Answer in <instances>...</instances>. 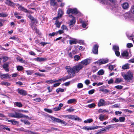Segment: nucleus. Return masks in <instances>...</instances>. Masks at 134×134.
<instances>
[{
    "mask_svg": "<svg viewBox=\"0 0 134 134\" xmlns=\"http://www.w3.org/2000/svg\"><path fill=\"white\" fill-rule=\"evenodd\" d=\"M83 67V66L82 64L80 63L78 65L74 66L72 68L69 66H66L65 68L67 72L70 75L72 74L74 75L75 73L79 72V70Z\"/></svg>",
    "mask_w": 134,
    "mask_h": 134,
    "instance_id": "1",
    "label": "nucleus"
},
{
    "mask_svg": "<svg viewBox=\"0 0 134 134\" xmlns=\"http://www.w3.org/2000/svg\"><path fill=\"white\" fill-rule=\"evenodd\" d=\"M21 113H18L15 111L14 113H9L8 114L9 116L17 118H20V117H22L21 116Z\"/></svg>",
    "mask_w": 134,
    "mask_h": 134,
    "instance_id": "2",
    "label": "nucleus"
},
{
    "mask_svg": "<svg viewBox=\"0 0 134 134\" xmlns=\"http://www.w3.org/2000/svg\"><path fill=\"white\" fill-rule=\"evenodd\" d=\"M63 117L65 118H67L69 119H72L74 120H77L78 121H81V119L80 118H79L76 116H75L74 115H64L63 116Z\"/></svg>",
    "mask_w": 134,
    "mask_h": 134,
    "instance_id": "3",
    "label": "nucleus"
},
{
    "mask_svg": "<svg viewBox=\"0 0 134 134\" xmlns=\"http://www.w3.org/2000/svg\"><path fill=\"white\" fill-rule=\"evenodd\" d=\"M51 119L53 121L57 122L59 123H60L61 124L65 125H66V123L65 121L60 119L53 117H51Z\"/></svg>",
    "mask_w": 134,
    "mask_h": 134,
    "instance_id": "4",
    "label": "nucleus"
},
{
    "mask_svg": "<svg viewBox=\"0 0 134 134\" xmlns=\"http://www.w3.org/2000/svg\"><path fill=\"white\" fill-rule=\"evenodd\" d=\"M69 16L70 18H72V19L71 20L70 22V24L69 25V26L70 27H72L75 25L76 22L75 19V18L72 15H69Z\"/></svg>",
    "mask_w": 134,
    "mask_h": 134,
    "instance_id": "5",
    "label": "nucleus"
},
{
    "mask_svg": "<svg viewBox=\"0 0 134 134\" xmlns=\"http://www.w3.org/2000/svg\"><path fill=\"white\" fill-rule=\"evenodd\" d=\"M108 60L107 59H101L99 60L98 61L95 62V63L99 64V65L102 64L107 63Z\"/></svg>",
    "mask_w": 134,
    "mask_h": 134,
    "instance_id": "6",
    "label": "nucleus"
},
{
    "mask_svg": "<svg viewBox=\"0 0 134 134\" xmlns=\"http://www.w3.org/2000/svg\"><path fill=\"white\" fill-rule=\"evenodd\" d=\"M78 12L79 11L76 8L69 9L67 11V13L68 14L71 13L76 14H77Z\"/></svg>",
    "mask_w": 134,
    "mask_h": 134,
    "instance_id": "7",
    "label": "nucleus"
},
{
    "mask_svg": "<svg viewBox=\"0 0 134 134\" xmlns=\"http://www.w3.org/2000/svg\"><path fill=\"white\" fill-rule=\"evenodd\" d=\"M91 59L87 58L82 61L80 64H82L83 66V65H86L90 64L91 62Z\"/></svg>",
    "mask_w": 134,
    "mask_h": 134,
    "instance_id": "8",
    "label": "nucleus"
},
{
    "mask_svg": "<svg viewBox=\"0 0 134 134\" xmlns=\"http://www.w3.org/2000/svg\"><path fill=\"white\" fill-rule=\"evenodd\" d=\"M121 56L124 58H128L129 57V53L127 51L125 50L123 51L121 53Z\"/></svg>",
    "mask_w": 134,
    "mask_h": 134,
    "instance_id": "9",
    "label": "nucleus"
},
{
    "mask_svg": "<svg viewBox=\"0 0 134 134\" xmlns=\"http://www.w3.org/2000/svg\"><path fill=\"white\" fill-rule=\"evenodd\" d=\"M108 116L103 114H100L99 116V119L100 121H103L104 120L108 119Z\"/></svg>",
    "mask_w": 134,
    "mask_h": 134,
    "instance_id": "10",
    "label": "nucleus"
},
{
    "mask_svg": "<svg viewBox=\"0 0 134 134\" xmlns=\"http://www.w3.org/2000/svg\"><path fill=\"white\" fill-rule=\"evenodd\" d=\"M18 91L19 93L23 96H26L27 94L26 91L22 89H18Z\"/></svg>",
    "mask_w": 134,
    "mask_h": 134,
    "instance_id": "11",
    "label": "nucleus"
},
{
    "mask_svg": "<svg viewBox=\"0 0 134 134\" xmlns=\"http://www.w3.org/2000/svg\"><path fill=\"white\" fill-rule=\"evenodd\" d=\"M125 18L126 19L130 20L132 17V15L129 12H128L124 14Z\"/></svg>",
    "mask_w": 134,
    "mask_h": 134,
    "instance_id": "12",
    "label": "nucleus"
},
{
    "mask_svg": "<svg viewBox=\"0 0 134 134\" xmlns=\"http://www.w3.org/2000/svg\"><path fill=\"white\" fill-rule=\"evenodd\" d=\"M98 45L96 44L94 45L92 51L94 54H98Z\"/></svg>",
    "mask_w": 134,
    "mask_h": 134,
    "instance_id": "13",
    "label": "nucleus"
},
{
    "mask_svg": "<svg viewBox=\"0 0 134 134\" xmlns=\"http://www.w3.org/2000/svg\"><path fill=\"white\" fill-rule=\"evenodd\" d=\"M122 8L125 10L127 9L129 7V5L127 2H125L121 4Z\"/></svg>",
    "mask_w": 134,
    "mask_h": 134,
    "instance_id": "14",
    "label": "nucleus"
},
{
    "mask_svg": "<svg viewBox=\"0 0 134 134\" xmlns=\"http://www.w3.org/2000/svg\"><path fill=\"white\" fill-rule=\"evenodd\" d=\"M104 100L102 99H100L98 103V107L103 106L105 105Z\"/></svg>",
    "mask_w": 134,
    "mask_h": 134,
    "instance_id": "15",
    "label": "nucleus"
},
{
    "mask_svg": "<svg viewBox=\"0 0 134 134\" xmlns=\"http://www.w3.org/2000/svg\"><path fill=\"white\" fill-rule=\"evenodd\" d=\"M55 0H51L50 2V5L52 6L56 7V9L57 8L58 4L56 2H55Z\"/></svg>",
    "mask_w": 134,
    "mask_h": 134,
    "instance_id": "16",
    "label": "nucleus"
},
{
    "mask_svg": "<svg viewBox=\"0 0 134 134\" xmlns=\"http://www.w3.org/2000/svg\"><path fill=\"white\" fill-rule=\"evenodd\" d=\"M63 105L62 103H60L59 104L58 106L56 107L53 108V110L55 111H57L59 110L63 106Z\"/></svg>",
    "mask_w": 134,
    "mask_h": 134,
    "instance_id": "17",
    "label": "nucleus"
},
{
    "mask_svg": "<svg viewBox=\"0 0 134 134\" xmlns=\"http://www.w3.org/2000/svg\"><path fill=\"white\" fill-rule=\"evenodd\" d=\"M5 3L6 4L11 6H14L15 5L13 2L10 0H7Z\"/></svg>",
    "mask_w": 134,
    "mask_h": 134,
    "instance_id": "18",
    "label": "nucleus"
},
{
    "mask_svg": "<svg viewBox=\"0 0 134 134\" xmlns=\"http://www.w3.org/2000/svg\"><path fill=\"white\" fill-rule=\"evenodd\" d=\"M18 8L20 10L22 11L27 13H29L30 12L27 9L24 8V7H22L21 6H20L18 7Z\"/></svg>",
    "mask_w": 134,
    "mask_h": 134,
    "instance_id": "19",
    "label": "nucleus"
},
{
    "mask_svg": "<svg viewBox=\"0 0 134 134\" xmlns=\"http://www.w3.org/2000/svg\"><path fill=\"white\" fill-rule=\"evenodd\" d=\"M133 78V76H124V79L127 82H129Z\"/></svg>",
    "mask_w": 134,
    "mask_h": 134,
    "instance_id": "20",
    "label": "nucleus"
},
{
    "mask_svg": "<svg viewBox=\"0 0 134 134\" xmlns=\"http://www.w3.org/2000/svg\"><path fill=\"white\" fill-rule=\"evenodd\" d=\"M84 129L87 130H94L97 129L96 127H88V126H85L83 128Z\"/></svg>",
    "mask_w": 134,
    "mask_h": 134,
    "instance_id": "21",
    "label": "nucleus"
},
{
    "mask_svg": "<svg viewBox=\"0 0 134 134\" xmlns=\"http://www.w3.org/2000/svg\"><path fill=\"white\" fill-rule=\"evenodd\" d=\"M76 99H71L68 100L67 102L68 104H70L73 103H76Z\"/></svg>",
    "mask_w": 134,
    "mask_h": 134,
    "instance_id": "22",
    "label": "nucleus"
},
{
    "mask_svg": "<svg viewBox=\"0 0 134 134\" xmlns=\"http://www.w3.org/2000/svg\"><path fill=\"white\" fill-rule=\"evenodd\" d=\"M9 66V64L8 63H5L3 65V68L4 69L5 71H9V69L8 68V67Z\"/></svg>",
    "mask_w": 134,
    "mask_h": 134,
    "instance_id": "23",
    "label": "nucleus"
},
{
    "mask_svg": "<svg viewBox=\"0 0 134 134\" xmlns=\"http://www.w3.org/2000/svg\"><path fill=\"white\" fill-rule=\"evenodd\" d=\"M47 60L46 58L38 57L35 59V60L38 62H42L46 61Z\"/></svg>",
    "mask_w": 134,
    "mask_h": 134,
    "instance_id": "24",
    "label": "nucleus"
},
{
    "mask_svg": "<svg viewBox=\"0 0 134 134\" xmlns=\"http://www.w3.org/2000/svg\"><path fill=\"white\" fill-rule=\"evenodd\" d=\"M61 23L62 22H59L58 20H56L54 24L56 25V27L59 28L60 27V25Z\"/></svg>",
    "mask_w": 134,
    "mask_h": 134,
    "instance_id": "25",
    "label": "nucleus"
},
{
    "mask_svg": "<svg viewBox=\"0 0 134 134\" xmlns=\"http://www.w3.org/2000/svg\"><path fill=\"white\" fill-rule=\"evenodd\" d=\"M70 77V76H67L66 77H63L62 78L59 79L58 80H56V81H57V82L59 81H60L62 80H63V81H65L68 79L70 78L71 77Z\"/></svg>",
    "mask_w": 134,
    "mask_h": 134,
    "instance_id": "26",
    "label": "nucleus"
},
{
    "mask_svg": "<svg viewBox=\"0 0 134 134\" xmlns=\"http://www.w3.org/2000/svg\"><path fill=\"white\" fill-rule=\"evenodd\" d=\"M110 2L112 4L114 5V7H116L118 6V4L116 0H111Z\"/></svg>",
    "mask_w": 134,
    "mask_h": 134,
    "instance_id": "27",
    "label": "nucleus"
},
{
    "mask_svg": "<svg viewBox=\"0 0 134 134\" xmlns=\"http://www.w3.org/2000/svg\"><path fill=\"white\" fill-rule=\"evenodd\" d=\"M129 64H126L122 66V69L124 70L127 69L129 68Z\"/></svg>",
    "mask_w": 134,
    "mask_h": 134,
    "instance_id": "28",
    "label": "nucleus"
},
{
    "mask_svg": "<svg viewBox=\"0 0 134 134\" xmlns=\"http://www.w3.org/2000/svg\"><path fill=\"white\" fill-rule=\"evenodd\" d=\"M108 112V110L104 109H99L98 110L97 112L98 113H105Z\"/></svg>",
    "mask_w": 134,
    "mask_h": 134,
    "instance_id": "29",
    "label": "nucleus"
},
{
    "mask_svg": "<svg viewBox=\"0 0 134 134\" xmlns=\"http://www.w3.org/2000/svg\"><path fill=\"white\" fill-rule=\"evenodd\" d=\"M8 16V15L6 13L2 12L0 13V17L4 18L7 17Z\"/></svg>",
    "mask_w": 134,
    "mask_h": 134,
    "instance_id": "30",
    "label": "nucleus"
},
{
    "mask_svg": "<svg viewBox=\"0 0 134 134\" xmlns=\"http://www.w3.org/2000/svg\"><path fill=\"white\" fill-rule=\"evenodd\" d=\"M63 12L61 10H59L58 11V16L59 18L62 17V15L63 14Z\"/></svg>",
    "mask_w": 134,
    "mask_h": 134,
    "instance_id": "31",
    "label": "nucleus"
},
{
    "mask_svg": "<svg viewBox=\"0 0 134 134\" xmlns=\"http://www.w3.org/2000/svg\"><path fill=\"white\" fill-rule=\"evenodd\" d=\"M122 81V79L121 78H116L115 81V83H119Z\"/></svg>",
    "mask_w": 134,
    "mask_h": 134,
    "instance_id": "32",
    "label": "nucleus"
},
{
    "mask_svg": "<svg viewBox=\"0 0 134 134\" xmlns=\"http://www.w3.org/2000/svg\"><path fill=\"white\" fill-rule=\"evenodd\" d=\"M20 121L21 122H23L25 124H27L28 125H29L30 124V123L29 122L28 120H22L21 119Z\"/></svg>",
    "mask_w": 134,
    "mask_h": 134,
    "instance_id": "33",
    "label": "nucleus"
},
{
    "mask_svg": "<svg viewBox=\"0 0 134 134\" xmlns=\"http://www.w3.org/2000/svg\"><path fill=\"white\" fill-rule=\"evenodd\" d=\"M14 104L16 106L19 107H21L23 106L22 104L20 102H16Z\"/></svg>",
    "mask_w": 134,
    "mask_h": 134,
    "instance_id": "34",
    "label": "nucleus"
},
{
    "mask_svg": "<svg viewBox=\"0 0 134 134\" xmlns=\"http://www.w3.org/2000/svg\"><path fill=\"white\" fill-rule=\"evenodd\" d=\"M74 60L75 61H77L80 59V57L79 55H76L74 57Z\"/></svg>",
    "mask_w": 134,
    "mask_h": 134,
    "instance_id": "35",
    "label": "nucleus"
},
{
    "mask_svg": "<svg viewBox=\"0 0 134 134\" xmlns=\"http://www.w3.org/2000/svg\"><path fill=\"white\" fill-rule=\"evenodd\" d=\"M69 43L70 44H76L77 43V41L75 40H71L69 41Z\"/></svg>",
    "mask_w": 134,
    "mask_h": 134,
    "instance_id": "36",
    "label": "nucleus"
},
{
    "mask_svg": "<svg viewBox=\"0 0 134 134\" xmlns=\"http://www.w3.org/2000/svg\"><path fill=\"white\" fill-rule=\"evenodd\" d=\"M1 84L2 85H4L6 86H8L10 85V83L4 81L2 82H1Z\"/></svg>",
    "mask_w": 134,
    "mask_h": 134,
    "instance_id": "37",
    "label": "nucleus"
},
{
    "mask_svg": "<svg viewBox=\"0 0 134 134\" xmlns=\"http://www.w3.org/2000/svg\"><path fill=\"white\" fill-rule=\"evenodd\" d=\"M113 48L114 51H119V47L118 46L116 45L113 46Z\"/></svg>",
    "mask_w": 134,
    "mask_h": 134,
    "instance_id": "38",
    "label": "nucleus"
},
{
    "mask_svg": "<svg viewBox=\"0 0 134 134\" xmlns=\"http://www.w3.org/2000/svg\"><path fill=\"white\" fill-rule=\"evenodd\" d=\"M104 70L102 69H101L98 72V74L99 75H102L104 74Z\"/></svg>",
    "mask_w": 134,
    "mask_h": 134,
    "instance_id": "39",
    "label": "nucleus"
},
{
    "mask_svg": "<svg viewBox=\"0 0 134 134\" xmlns=\"http://www.w3.org/2000/svg\"><path fill=\"white\" fill-rule=\"evenodd\" d=\"M31 27L32 29L35 31V32L37 31V29L36 28V25L34 24L31 25Z\"/></svg>",
    "mask_w": 134,
    "mask_h": 134,
    "instance_id": "40",
    "label": "nucleus"
},
{
    "mask_svg": "<svg viewBox=\"0 0 134 134\" xmlns=\"http://www.w3.org/2000/svg\"><path fill=\"white\" fill-rule=\"evenodd\" d=\"M58 35V32H55L52 33V34H48L49 36L51 37L53 36L54 35Z\"/></svg>",
    "mask_w": 134,
    "mask_h": 134,
    "instance_id": "41",
    "label": "nucleus"
},
{
    "mask_svg": "<svg viewBox=\"0 0 134 134\" xmlns=\"http://www.w3.org/2000/svg\"><path fill=\"white\" fill-rule=\"evenodd\" d=\"M57 81H56V80H47L46 81V82L48 83H53L54 82H57Z\"/></svg>",
    "mask_w": 134,
    "mask_h": 134,
    "instance_id": "42",
    "label": "nucleus"
},
{
    "mask_svg": "<svg viewBox=\"0 0 134 134\" xmlns=\"http://www.w3.org/2000/svg\"><path fill=\"white\" fill-rule=\"evenodd\" d=\"M95 106L96 105L94 103H92L88 105V106L90 108H94Z\"/></svg>",
    "mask_w": 134,
    "mask_h": 134,
    "instance_id": "43",
    "label": "nucleus"
},
{
    "mask_svg": "<svg viewBox=\"0 0 134 134\" xmlns=\"http://www.w3.org/2000/svg\"><path fill=\"white\" fill-rule=\"evenodd\" d=\"M23 69V67L19 65L17 67V69L18 71H21Z\"/></svg>",
    "mask_w": 134,
    "mask_h": 134,
    "instance_id": "44",
    "label": "nucleus"
},
{
    "mask_svg": "<svg viewBox=\"0 0 134 134\" xmlns=\"http://www.w3.org/2000/svg\"><path fill=\"white\" fill-rule=\"evenodd\" d=\"M64 91V90L63 89L59 88L57 89L56 90V92L58 93L60 92H63Z\"/></svg>",
    "mask_w": 134,
    "mask_h": 134,
    "instance_id": "45",
    "label": "nucleus"
},
{
    "mask_svg": "<svg viewBox=\"0 0 134 134\" xmlns=\"http://www.w3.org/2000/svg\"><path fill=\"white\" fill-rule=\"evenodd\" d=\"M5 20L3 19H0V27L2 26L3 25V24L4 23V21Z\"/></svg>",
    "mask_w": 134,
    "mask_h": 134,
    "instance_id": "46",
    "label": "nucleus"
},
{
    "mask_svg": "<svg viewBox=\"0 0 134 134\" xmlns=\"http://www.w3.org/2000/svg\"><path fill=\"white\" fill-rule=\"evenodd\" d=\"M11 76H1V78L2 79H10Z\"/></svg>",
    "mask_w": 134,
    "mask_h": 134,
    "instance_id": "47",
    "label": "nucleus"
},
{
    "mask_svg": "<svg viewBox=\"0 0 134 134\" xmlns=\"http://www.w3.org/2000/svg\"><path fill=\"white\" fill-rule=\"evenodd\" d=\"M109 129V127H106L105 128H103V129H101V130H100V132H98L97 133H101V132H102V131H105L107 129Z\"/></svg>",
    "mask_w": 134,
    "mask_h": 134,
    "instance_id": "48",
    "label": "nucleus"
},
{
    "mask_svg": "<svg viewBox=\"0 0 134 134\" xmlns=\"http://www.w3.org/2000/svg\"><path fill=\"white\" fill-rule=\"evenodd\" d=\"M44 111H45L46 112L49 113H51L52 112V110L50 109L44 108Z\"/></svg>",
    "mask_w": 134,
    "mask_h": 134,
    "instance_id": "49",
    "label": "nucleus"
},
{
    "mask_svg": "<svg viewBox=\"0 0 134 134\" xmlns=\"http://www.w3.org/2000/svg\"><path fill=\"white\" fill-rule=\"evenodd\" d=\"M77 87L78 88H81L83 87V85L81 83H79L77 85Z\"/></svg>",
    "mask_w": 134,
    "mask_h": 134,
    "instance_id": "50",
    "label": "nucleus"
},
{
    "mask_svg": "<svg viewBox=\"0 0 134 134\" xmlns=\"http://www.w3.org/2000/svg\"><path fill=\"white\" fill-rule=\"evenodd\" d=\"M125 120V118L124 117H120L119 118V121L121 122H124Z\"/></svg>",
    "mask_w": 134,
    "mask_h": 134,
    "instance_id": "51",
    "label": "nucleus"
},
{
    "mask_svg": "<svg viewBox=\"0 0 134 134\" xmlns=\"http://www.w3.org/2000/svg\"><path fill=\"white\" fill-rule=\"evenodd\" d=\"M61 28L63 30H66V31H68V29L67 27L64 25H63L62 26Z\"/></svg>",
    "mask_w": 134,
    "mask_h": 134,
    "instance_id": "52",
    "label": "nucleus"
},
{
    "mask_svg": "<svg viewBox=\"0 0 134 134\" xmlns=\"http://www.w3.org/2000/svg\"><path fill=\"white\" fill-rule=\"evenodd\" d=\"M130 11L132 13L134 14V5L131 6Z\"/></svg>",
    "mask_w": 134,
    "mask_h": 134,
    "instance_id": "53",
    "label": "nucleus"
},
{
    "mask_svg": "<svg viewBox=\"0 0 134 134\" xmlns=\"http://www.w3.org/2000/svg\"><path fill=\"white\" fill-rule=\"evenodd\" d=\"M122 110L124 112L131 113L132 111L127 109H123Z\"/></svg>",
    "mask_w": 134,
    "mask_h": 134,
    "instance_id": "54",
    "label": "nucleus"
},
{
    "mask_svg": "<svg viewBox=\"0 0 134 134\" xmlns=\"http://www.w3.org/2000/svg\"><path fill=\"white\" fill-rule=\"evenodd\" d=\"M133 46L132 44L131 43H128L127 44V47L128 48H130L132 47Z\"/></svg>",
    "mask_w": 134,
    "mask_h": 134,
    "instance_id": "55",
    "label": "nucleus"
},
{
    "mask_svg": "<svg viewBox=\"0 0 134 134\" xmlns=\"http://www.w3.org/2000/svg\"><path fill=\"white\" fill-rule=\"evenodd\" d=\"M115 88L119 89H121L123 88V86L121 85H118L116 86Z\"/></svg>",
    "mask_w": 134,
    "mask_h": 134,
    "instance_id": "56",
    "label": "nucleus"
},
{
    "mask_svg": "<svg viewBox=\"0 0 134 134\" xmlns=\"http://www.w3.org/2000/svg\"><path fill=\"white\" fill-rule=\"evenodd\" d=\"M25 72L28 75H31L32 74V72L31 71H26Z\"/></svg>",
    "mask_w": 134,
    "mask_h": 134,
    "instance_id": "57",
    "label": "nucleus"
},
{
    "mask_svg": "<svg viewBox=\"0 0 134 134\" xmlns=\"http://www.w3.org/2000/svg\"><path fill=\"white\" fill-rule=\"evenodd\" d=\"M93 70V72H95L96 71H97L98 70V68H97L96 66H93L92 67Z\"/></svg>",
    "mask_w": 134,
    "mask_h": 134,
    "instance_id": "58",
    "label": "nucleus"
},
{
    "mask_svg": "<svg viewBox=\"0 0 134 134\" xmlns=\"http://www.w3.org/2000/svg\"><path fill=\"white\" fill-rule=\"evenodd\" d=\"M115 51L116 55L118 57L120 55V53L119 51Z\"/></svg>",
    "mask_w": 134,
    "mask_h": 134,
    "instance_id": "59",
    "label": "nucleus"
},
{
    "mask_svg": "<svg viewBox=\"0 0 134 134\" xmlns=\"http://www.w3.org/2000/svg\"><path fill=\"white\" fill-rule=\"evenodd\" d=\"M21 114L22 115H21V116L22 117H21L20 118H26L28 119H29V117L27 116L24 115L21 113Z\"/></svg>",
    "mask_w": 134,
    "mask_h": 134,
    "instance_id": "60",
    "label": "nucleus"
},
{
    "mask_svg": "<svg viewBox=\"0 0 134 134\" xmlns=\"http://www.w3.org/2000/svg\"><path fill=\"white\" fill-rule=\"evenodd\" d=\"M74 52H70L68 54L69 57L71 58H72V55L74 54Z\"/></svg>",
    "mask_w": 134,
    "mask_h": 134,
    "instance_id": "61",
    "label": "nucleus"
},
{
    "mask_svg": "<svg viewBox=\"0 0 134 134\" xmlns=\"http://www.w3.org/2000/svg\"><path fill=\"white\" fill-rule=\"evenodd\" d=\"M102 91L103 92L105 93H108L110 91L109 90L107 89H104L102 90Z\"/></svg>",
    "mask_w": 134,
    "mask_h": 134,
    "instance_id": "62",
    "label": "nucleus"
},
{
    "mask_svg": "<svg viewBox=\"0 0 134 134\" xmlns=\"http://www.w3.org/2000/svg\"><path fill=\"white\" fill-rule=\"evenodd\" d=\"M111 122H113V121H115L116 122H118L119 121V120L118 119H117L116 118H114L111 121Z\"/></svg>",
    "mask_w": 134,
    "mask_h": 134,
    "instance_id": "63",
    "label": "nucleus"
},
{
    "mask_svg": "<svg viewBox=\"0 0 134 134\" xmlns=\"http://www.w3.org/2000/svg\"><path fill=\"white\" fill-rule=\"evenodd\" d=\"M85 83L86 85H88L90 84V82L89 80H86L85 81Z\"/></svg>",
    "mask_w": 134,
    "mask_h": 134,
    "instance_id": "64",
    "label": "nucleus"
}]
</instances>
